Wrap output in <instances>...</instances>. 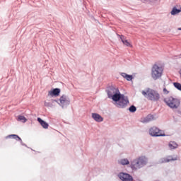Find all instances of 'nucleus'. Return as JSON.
<instances>
[{"label":"nucleus","mask_w":181,"mask_h":181,"mask_svg":"<svg viewBox=\"0 0 181 181\" xmlns=\"http://www.w3.org/2000/svg\"><path fill=\"white\" fill-rule=\"evenodd\" d=\"M148 164V158L145 156H141L130 163V168L132 170H138V169H142Z\"/></svg>","instance_id":"obj_1"},{"label":"nucleus","mask_w":181,"mask_h":181,"mask_svg":"<svg viewBox=\"0 0 181 181\" xmlns=\"http://www.w3.org/2000/svg\"><path fill=\"white\" fill-rule=\"evenodd\" d=\"M141 94L150 101H159L160 100V94L157 90L148 88L146 91L142 90Z\"/></svg>","instance_id":"obj_2"},{"label":"nucleus","mask_w":181,"mask_h":181,"mask_svg":"<svg viewBox=\"0 0 181 181\" xmlns=\"http://www.w3.org/2000/svg\"><path fill=\"white\" fill-rule=\"evenodd\" d=\"M114 105L117 107V108H119L122 110H124L126 107H128V105L129 104V99H128V97L125 96L124 94H120L119 98L115 100H113Z\"/></svg>","instance_id":"obj_3"},{"label":"nucleus","mask_w":181,"mask_h":181,"mask_svg":"<svg viewBox=\"0 0 181 181\" xmlns=\"http://www.w3.org/2000/svg\"><path fill=\"white\" fill-rule=\"evenodd\" d=\"M106 93L107 94L108 98H110L114 101L115 100H117L121 94L119 92V89L118 88H115L114 86H110L106 90Z\"/></svg>","instance_id":"obj_4"},{"label":"nucleus","mask_w":181,"mask_h":181,"mask_svg":"<svg viewBox=\"0 0 181 181\" xmlns=\"http://www.w3.org/2000/svg\"><path fill=\"white\" fill-rule=\"evenodd\" d=\"M164 103L172 110H177L180 105V100L173 97H168L164 99Z\"/></svg>","instance_id":"obj_5"},{"label":"nucleus","mask_w":181,"mask_h":181,"mask_svg":"<svg viewBox=\"0 0 181 181\" xmlns=\"http://www.w3.org/2000/svg\"><path fill=\"white\" fill-rule=\"evenodd\" d=\"M163 73V68L159 66L158 64H154L151 69V77L154 80H158L162 77Z\"/></svg>","instance_id":"obj_6"},{"label":"nucleus","mask_w":181,"mask_h":181,"mask_svg":"<svg viewBox=\"0 0 181 181\" xmlns=\"http://www.w3.org/2000/svg\"><path fill=\"white\" fill-rule=\"evenodd\" d=\"M151 136H166L165 132L156 127H153L149 129Z\"/></svg>","instance_id":"obj_7"},{"label":"nucleus","mask_w":181,"mask_h":181,"mask_svg":"<svg viewBox=\"0 0 181 181\" xmlns=\"http://www.w3.org/2000/svg\"><path fill=\"white\" fill-rule=\"evenodd\" d=\"M57 101L58 103H57V104H59L62 108H67V106L70 105V99L66 95L61 96Z\"/></svg>","instance_id":"obj_8"},{"label":"nucleus","mask_w":181,"mask_h":181,"mask_svg":"<svg viewBox=\"0 0 181 181\" xmlns=\"http://www.w3.org/2000/svg\"><path fill=\"white\" fill-rule=\"evenodd\" d=\"M119 179L122 181H134V177L128 173H120L117 175Z\"/></svg>","instance_id":"obj_9"},{"label":"nucleus","mask_w":181,"mask_h":181,"mask_svg":"<svg viewBox=\"0 0 181 181\" xmlns=\"http://www.w3.org/2000/svg\"><path fill=\"white\" fill-rule=\"evenodd\" d=\"M180 12H181V6L179 4H177L173 8L172 11H170V14L173 16H175V15H179Z\"/></svg>","instance_id":"obj_10"},{"label":"nucleus","mask_w":181,"mask_h":181,"mask_svg":"<svg viewBox=\"0 0 181 181\" xmlns=\"http://www.w3.org/2000/svg\"><path fill=\"white\" fill-rule=\"evenodd\" d=\"M171 160H177V157L173 158L172 156H168L165 158H161L159 162L160 163H168L171 162Z\"/></svg>","instance_id":"obj_11"},{"label":"nucleus","mask_w":181,"mask_h":181,"mask_svg":"<svg viewBox=\"0 0 181 181\" xmlns=\"http://www.w3.org/2000/svg\"><path fill=\"white\" fill-rule=\"evenodd\" d=\"M59 103L58 100H51L50 102H45L44 105L45 107H47V108H54L56 107V104Z\"/></svg>","instance_id":"obj_12"},{"label":"nucleus","mask_w":181,"mask_h":181,"mask_svg":"<svg viewBox=\"0 0 181 181\" xmlns=\"http://www.w3.org/2000/svg\"><path fill=\"white\" fill-rule=\"evenodd\" d=\"M6 138V139H8V138H12L13 139H16V141H19L23 146H28L25 144L23 143V141H22V139H21V137L16 134H10Z\"/></svg>","instance_id":"obj_13"},{"label":"nucleus","mask_w":181,"mask_h":181,"mask_svg":"<svg viewBox=\"0 0 181 181\" xmlns=\"http://www.w3.org/2000/svg\"><path fill=\"white\" fill-rule=\"evenodd\" d=\"M48 95H50L51 97H58V95H60V88H57L49 90L48 92Z\"/></svg>","instance_id":"obj_14"},{"label":"nucleus","mask_w":181,"mask_h":181,"mask_svg":"<svg viewBox=\"0 0 181 181\" xmlns=\"http://www.w3.org/2000/svg\"><path fill=\"white\" fill-rule=\"evenodd\" d=\"M156 118L155 116H153V115H148L143 119L141 122H143L144 124H147L148 122H151V121H153Z\"/></svg>","instance_id":"obj_15"},{"label":"nucleus","mask_w":181,"mask_h":181,"mask_svg":"<svg viewBox=\"0 0 181 181\" xmlns=\"http://www.w3.org/2000/svg\"><path fill=\"white\" fill-rule=\"evenodd\" d=\"M117 36L125 46H127V47H132V45L125 39L124 35H117Z\"/></svg>","instance_id":"obj_16"},{"label":"nucleus","mask_w":181,"mask_h":181,"mask_svg":"<svg viewBox=\"0 0 181 181\" xmlns=\"http://www.w3.org/2000/svg\"><path fill=\"white\" fill-rule=\"evenodd\" d=\"M92 118L94 119L96 122H103L104 119L98 113H92Z\"/></svg>","instance_id":"obj_17"},{"label":"nucleus","mask_w":181,"mask_h":181,"mask_svg":"<svg viewBox=\"0 0 181 181\" xmlns=\"http://www.w3.org/2000/svg\"><path fill=\"white\" fill-rule=\"evenodd\" d=\"M179 144L175 141H171L168 144V148L170 151H173L175 149H177Z\"/></svg>","instance_id":"obj_18"},{"label":"nucleus","mask_w":181,"mask_h":181,"mask_svg":"<svg viewBox=\"0 0 181 181\" xmlns=\"http://www.w3.org/2000/svg\"><path fill=\"white\" fill-rule=\"evenodd\" d=\"M37 121L39 122L41 127H42V128H44V129H47V128H49V124H47V122H46L45 121L42 119V118L37 117Z\"/></svg>","instance_id":"obj_19"},{"label":"nucleus","mask_w":181,"mask_h":181,"mask_svg":"<svg viewBox=\"0 0 181 181\" xmlns=\"http://www.w3.org/2000/svg\"><path fill=\"white\" fill-rule=\"evenodd\" d=\"M119 165H122V166H125L127 165H129V160L128 158H122L118 160Z\"/></svg>","instance_id":"obj_20"},{"label":"nucleus","mask_w":181,"mask_h":181,"mask_svg":"<svg viewBox=\"0 0 181 181\" xmlns=\"http://www.w3.org/2000/svg\"><path fill=\"white\" fill-rule=\"evenodd\" d=\"M120 76H122L123 78H126L127 81H132V75H128L127 73L122 72L120 73Z\"/></svg>","instance_id":"obj_21"},{"label":"nucleus","mask_w":181,"mask_h":181,"mask_svg":"<svg viewBox=\"0 0 181 181\" xmlns=\"http://www.w3.org/2000/svg\"><path fill=\"white\" fill-rule=\"evenodd\" d=\"M18 121H21V122H26V121H28V119H26V117H25V116L23 115H19L18 117Z\"/></svg>","instance_id":"obj_22"},{"label":"nucleus","mask_w":181,"mask_h":181,"mask_svg":"<svg viewBox=\"0 0 181 181\" xmlns=\"http://www.w3.org/2000/svg\"><path fill=\"white\" fill-rule=\"evenodd\" d=\"M173 86H174V87H175V88H177V90H179L180 91H181V84L180 83H179L177 82H174Z\"/></svg>","instance_id":"obj_23"},{"label":"nucleus","mask_w":181,"mask_h":181,"mask_svg":"<svg viewBox=\"0 0 181 181\" xmlns=\"http://www.w3.org/2000/svg\"><path fill=\"white\" fill-rule=\"evenodd\" d=\"M129 111L130 112H135L136 111V107H135V105H132L129 108Z\"/></svg>","instance_id":"obj_24"},{"label":"nucleus","mask_w":181,"mask_h":181,"mask_svg":"<svg viewBox=\"0 0 181 181\" xmlns=\"http://www.w3.org/2000/svg\"><path fill=\"white\" fill-rule=\"evenodd\" d=\"M163 91L164 94H166V95L169 94V90H168V89H166V88H164L163 89Z\"/></svg>","instance_id":"obj_25"},{"label":"nucleus","mask_w":181,"mask_h":181,"mask_svg":"<svg viewBox=\"0 0 181 181\" xmlns=\"http://www.w3.org/2000/svg\"><path fill=\"white\" fill-rule=\"evenodd\" d=\"M178 30H181V28H178Z\"/></svg>","instance_id":"obj_26"},{"label":"nucleus","mask_w":181,"mask_h":181,"mask_svg":"<svg viewBox=\"0 0 181 181\" xmlns=\"http://www.w3.org/2000/svg\"><path fill=\"white\" fill-rule=\"evenodd\" d=\"M180 57H180V56H179V59H180Z\"/></svg>","instance_id":"obj_27"}]
</instances>
